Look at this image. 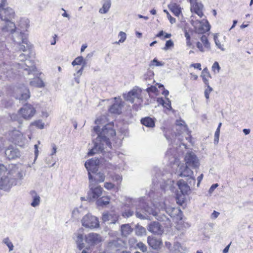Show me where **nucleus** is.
<instances>
[{
  "instance_id": "obj_1",
  "label": "nucleus",
  "mask_w": 253,
  "mask_h": 253,
  "mask_svg": "<svg viewBox=\"0 0 253 253\" xmlns=\"http://www.w3.org/2000/svg\"><path fill=\"white\" fill-rule=\"evenodd\" d=\"M129 202L132 206L135 207L136 217L141 219H150V215H152L157 220L164 222L167 225L170 224V220L165 214L164 211L171 217H174L181 213L179 209L173 207L170 204L169 202L167 200H165L159 203V212L157 211L156 210L149 206L144 197H141L138 199H131Z\"/></svg>"
},
{
  "instance_id": "obj_2",
  "label": "nucleus",
  "mask_w": 253,
  "mask_h": 253,
  "mask_svg": "<svg viewBox=\"0 0 253 253\" xmlns=\"http://www.w3.org/2000/svg\"><path fill=\"white\" fill-rule=\"evenodd\" d=\"M100 119H97L95 121L96 125L93 128V133L97 135V137L93 140V146L87 153L88 156H92L96 153L104 149L105 146L110 149H112V141L115 140L116 131L113 128V124L109 123L103 126L100 130Z\"/></svg>"
},
{
  "instance_id": "obj_3",
  "label": "nucleus",
  "mask_w": 253,
  "mask_h": 253,
  "mask_svg": "<svg viewBox=\"0 0 253 253\" xmlns=\"http://www.w3.org/2000/svg\"><path fill=\"white\" fill-rule=\"evenodd\" d=\"M28 56L23 53L19 56V59L21 61V63H12L11 62H3L2 64L0 63V80H4L7 79L10 80L15 78L17 73L22 72L24 75H34L36 74V68L33 65L31 60L27 59Z\"/></svg>"
},
{
  "instance_id": "obj_4",
  "label": "nucleus",
  "mask_w": 253,
  "mask_h": 253,
  "mask_svg": "<svg viewBox=\"0 0 253 253\" xmlns=\"http://www.w3.org/2000/svg\"><path fill=\"white\" fill-rule=\"evenodd\" d=\"M175 129L176 132H174V134L169 128H164L163 132L165 137L170 144L173 145L176 143L178 145L182 140L181 135L187 131V126L183 120H177L175 123Z\"/></svg>"
},
{
  "instance_id": "obj_5",
  "label": "nucleus",
  "mask_w": 253,
  "mask_h": 253,
  "mask_svg": "<svg viewBox=\"0 0 253 253\" xmlns=\"http://www.w3.org/2000/svg\"><path fill=\"white\" fill-rule=\"evenodd\" d=\"M14 16V12L12 8L4 7L0 8V18L1 20L5 22V26L2 28L3 33L9 32L13 34L17 32L18 29H16L15 24L11 21Z\"/></svg>"
},
{
  "instance_id": "obj_6",
  "label": "nucleus",
  "mask_w": 253,
  "mask_h": 253,
  "mask_svg": "<svg viewBox=\"0 0 253 253\" xmlns=\"http://www.w3.org/2000/svg\"><path fill=\"white\" fill-rule=\"evenodd\" d=\"M11 34L13 41L20 44V50L25 51L31 48V45L27 39L26 35L21 30L18 29L16 33Z\"/></svg>"
},
{
  "instance_id": "obj_7",
  "label": "nucleus",
  "mask_w": 253,
  "mask_h": 253,
  "mask_svg": "<svg viewBox=\"0 0 253 253\" xmlns=\"http://www.w3.org/2000/svg\"><path fill=\"white\" fill-rule=\"evenodd\" d=\"M176 184L181 192V194H179L178 191H177L176 194L177 203L182 205L186 199L185 196L188 195L190 193L191 189L190 186L182 179L179 180Z\"/></svg>"
},
{
  "instance_id": "obj_8",
  "label": "nucleus",
  "mask_w": 253,
  "mask_h": 253,
  "mask_svg": "<svg viewBox=\"0 0 253 253\" xmlns=\"http://www.w3.org/2000/svg\"><path fill=\"white\" fill-rule=\"evenodd\" d=\"M141 92V89L136 87L127 94H124L123 96L126 100L131 103L135 102L136 104H140L142 102Z\"/></svg>"
},
{
  "instance_id": "obj_9",
  "label": "nucleus",
  "mask_w": 253,
  "mask_h": 253,
  "mask_svg": "<svg viewBox=\"0 0 253 253\" xmlns=\"http://www.w3.org/2000/svg\"><path fill=\"white\" fill-rule=\"evenodd\" d=\"M6 137L9 141L19 146H22L26 140L23 134L16 129L9 131Z\"/></svg>"
},
{
  "instance_id": "obj_10",
  "label": "nucleus",
  "mask_w": 253,
  "mask_h": 253,
  "mask_svg": "<svg viewBox=\"0 0 253 253\" xmlns=\"http://www.w3.org/2000/svg\"><path fill=\"white\" fill-rule=\"evenodd\" d=\"M173 182L168 178L166 179L164 174L161 175L160 173H158L156 174L155 177L153 179L152 183L156 187L159 185L161 189L165 191L168 188H170L169 185Z\"/></svg>"
},
{
  "instance_id": "obj_11",
  "label": "nucleus",
  "mask_w": 253,
  "mask_h": 253,
  "mask_svg": "<svg viewBox=\"0 0 253 253\" xmlns=\"http://www.w3.org/2000/svg\"><path fill=\"white\" fill-rule=\"evenodd\" d=\"M82 225L86 228H94L99 226V222L97 217L90 214L84 215L82 219Z\"/></svg>"
},
{
  "instance_id": "obj_12",
  "label": "nucleus",
  "mask_w": 253,
  "mask_h": 253,
  "mask_svg": "<svg viewBox=\"0 0 253 253\" xmlns=\"http://www.w3.org/2000/svg\"><path fill=\"white\" fill-rule=\"evenodd\" d=\"M16 99L19 100H26L30 97L29 89L24 84L16 87L14 94Z\"/></svg>"
},
{
  "instance_id": "obj_13",
  "label": "nucleus",
  "mask_w": 253,
  "mask_h": 253,
  "mask_svg": "<svg viewBox=\"0 0 253 253\" xmlns=\"http://www.w3.org/2000/svg\"><path fill=\"white\" fill-rule=\"evenodd\" d=\"M89 188L87 198L88 201L97 199L101 196L103 189L98 184L89 183Z\"/></svg>"
},
{
  "instance_id": "obj_14",
  "label": "nucleus",
  "mask_w": 253,
  "mask_h": 253,
  "mask_svg": "<svg viewBox=\"0 0 253 253\" xmlns=\"http://www.w3.org/2000/svg\"><path fill=\"white\" fill-rule=\"evenodd\" d=\"M185 165L193 169H198L200 162L198 157L193 152H187L185 156Z\"/></svg>"
},
{
  "instance_id": "obj_15",
  "label": "nucleus",
  "mask_w": 253,
  "mask_h": 253,
  "mask_svg": "<svg viewBox=\"0 0 253 253\" xmlns=\"http://www.w3.org/2000/svg\"><path fill=\"white\" fill-rule=\"evenodd\" d=\"M22 118L25 120L31 119L36 113L35 108L30 104H26L19 110Z\"/></svg>"
},
{
  "instance_id": "obj_16",
  "label": "nucleus",
  "mask_w": 253,
  "mask_h": 253,
  "mask_svg": "<svg viewBox=\"0 0 253 253\" xmlns=\"http://www.w3.org/2000/svg\"><path fill=\"white\" fill-rule=\"evenodd\" d=\"M100 161L98 158H92L86 161L84 166L87 170V173H94L98 171V166Z\"/></svg>"
},
{
  "instance_id": "obj_17",
  "label": "nucleus",
  "mask_w": 253,
  "mask_h": 253,
  "mask_svg": "<svg viewBox=\"0 0 253 253\" xmlns=\"http://www.w3.org/2000/svg\"><path fill=\"white\" fill-rule=\"evenodd\" d=\"M191 24L194 27L196 32L198 34H204L210 30L211 26L209 23L206 21L205 23L200 21H193Z\"/></svg>"
},
{
  "instance_id": "obj_18",
  "label": "nucleus",
  "mask_w": 253,
  "mask_h": 253,
  "mask_svg": "<svg viewBox=\"0 0 253 253\" xmlns=\"http://www.w3.org/2000/svg\"><path fill=\"white\" fill-rule=\"evenodd\" d=\"M89 183L98 184L104 181L105 175L104 173L97 171L94 173H88Z\"/></svg>"
},
{
  "instance_id": "obj_19",
  "label": "nucleus",
  "mask_w": 253,
  "mask_h": 253,
  "mask_svg": "<svg viewBox=\"0 0 253 253\" xmlns=\"http://www.w3.org/2000/svg\"><path fill=\"white\" fill-rule=\"evenodd\" d=\"M85 241L88 245L94 246L102 241V237L97 233H90L85 235Z\"/></svg>"
},
{
  "instance_id": "obj_20",
  "label": "nucleus",
  "mask_w": 253,
  "mask_h": 253,
  "mask_svg": "<svg viewBox=\"0 0 253 253\" xmlns=\"http://www.w3.org/2000/svg\"><path fill=\"white\" fill-rule=\"evenodd\" d=\"M7 174L1 177L0 185L1 189H7L10 188L12 185L15 184V179L10 178Z\"/></svg>"
},
{
  "instance_id": "obj_21",
  "label": "nucleus",
  "mask_w": 253,
  "mask_h": 253,
  "mask_svg": "<svg viewBox=\"0 0 253 253\" xmlns=\"http://www.w3.org/2000/svg\"><path fill=\"white\" fill-rule=\"evenodd\" d=\"M148 230L157 235H161L164 232L163 227L157 221H153L149 224L147 227Z\"/></svg>"
},
{
  "instance_id": "obj_22",
  "label": "nucleus",
  "mask_w": 253,
  "mask_h": 253,
  "mask_svg": "<svg viewBox=\"0 0 253 253\" xmlns=\"http://www.w3.org/2000/svg\"><path fill=\"white\" fill-rule=\"evenodd\" d=\"M119 217L116 213L105 212L102 214V219L104 222L108 221L109 224H115L118 221Z\"/></svg>"
},
{
  "instance_id": "obj_23",
  "label": "nucleus",
  "mask_w": 253,
  "mask_h": 253,
  "mask_svg": "<svg viewBox=\"0 0 253 253\" xmlns=\"http://www.w3.org/2000/svg\"><path fill=\"white\" fill-rule=\"evenodd\" d=\"M147 243L149 246L154 250L160 249L162 246V241L160 238H157L153 236L147 238Z\"/></svg>"
},
{
  "instance_id": "obj_24",
  "label": "nucleus",
  "mask_w": 253,
  "mask_h": 253,
  "mask_svg": "<svg viewBox=\"0 0 253 253\" xmlns=\"http://www.w3.org/2000/svg\"><path fill=\"white\" fill-rule=\"evenodd\" d=\"M5 154L9 160L14 159L20 156V153L18 149L11 147H8L6 149Z\"/></svg>"
},
{
  "instance_id": "obj_25",
  "label": "nucleus",
  "mask_w": 253,
  "mask_h": 253,
  "mask_svg": "<svg viewBox=\"0 0 253 253\" xmlns=\"http://www.w3.org/2000/svg\"><path fill=\"white\" fill-rule=\"evenodd\" d=\"M186 165H181L179 169L178 175L181 177H189L193 175V171Z\"/></svg>"
},
{
  "instance_id": "obj_26",
  "label": "nucleus",
  "mask_w": 253,
  "mask_h": 253,
  "mask_svg": "<svg viewBox=\"0 0 253 253\" xmlns=\"http://www.w3.org/2000/svg\"><path fill=\"white\" fill-rule=\"evenodd\" d=\"M122 107L123 105L121 101H116L110 107L109 111L112 114H120L122 112Z\"/></svg>"
},
{
  "instance_id": "obj_27",
  "label": "nucleus",
  "mask_w": 253,
  "mask_h": 253,
  "mask_svg": "<svg viewBox=\"0 0 253 253\" xmlns=\"http://www.w3.org/2000/svg\"><path fill=\"white\" fill-rule=\"evenodd\" d=\"M30 194L32 199V202L31 203V206L33 207H36L40 205L41 201V198L40 196L35 190L31 191Z\"/></svg>"
},
{
  "instance_id": "obj_28",
  "label": "nucleus",
  "mask_w": 253,
  "mask_h": 253,
  "mask_svg": "<svg viewBox=\"0 0 253 253\" xmlns=\"http://www.w3.org/2000/svg\"><path fill=\"white\" fill-rule=\"evenodd\" d=\"M121 231L122 236L126 237L132 231V228L129 224H124L121 226Z\"/></svg>"
},
{
  "instance_id": "obj_29",
  "label": "nucleus",
  "mask_w": 253,
  "mask_h": 253,
  "mask_svg": "<svg viewBox=\"0 0 253 253\" xmlns=\"http://www.w3.org/2000/svg\"><path fill=\"white\" fill-rule=\"evenodd\" d=\"M141 123L148 127H154L155 126V121L149 117H146L141 119Z\"/></svg>"
},
{
  "instance_id": "obj_30",
  "label": "nucleus",
  "mask_w": 253,
  "mask_h": 253,
  "mask_svg": "<svg viewBox=\"0 0 253 253\" xmlns=\"http://www.w3.org/2000/svg\"><path fill=\"white\" fill-rule=\"evenodd\" d=\"M169 9L176 16H179L181 13V8L175 3H172L168 5Z\"/></svg>"
},
{
  "instance_id": "obj_31",
  "label": "nucleus",
  "mask_w": 253,
  "mask_h": 253,
  "mask_svg": "<svg viewBox=\"0 0 253 253\" xmlns=\"http://www.w3.org/2000/svg\"><path fill=\"white\" fill-rule=\"evenodd\" d=\"M111 5V0H103L102 7L99 9L100 13L105 14L108 12Z\"/></svg>"
},
{
  "instance_id": "obj_32",
  "label": "nucleus",
  "mask_w": 253,
  "mask_h": 253,
  "mask_svg": "<svg viewBox=\"0 0 253 253\" xmlns=\"http://www.w3.org/2000/svg\"><path fill=\"white\" fill-rule=\"evenodd\" d=\"M30 84L31 86L42 87L44 86V83L43 81L39 77H35L32 81L30 82Z\"/></svg>"
},
{
  "instance_id": "obj_33",
  "label": "nucleus",
  "mask_w": 253,
  "mask_h": 253,
  "mask_svg": "<svg viewBox=\"0 0 253 253\" xmlns=\"http://www.w3.org/2000/svg\"><path fill=\"white\" fill-rule=\"evenodd\" d=\"M203 7V5L202 3L196 2L194 4L192 9L193 12L197 14L200 17H202L203 15L202 12Z\"/></svg>"
},
{
  "instance_id": "obj_34",
  "label": "nucleus",
  "mask_w": 253,
  "mask_h": 253,
  "mask_svg": "<svg viewBox=\"0 0 253 253\" xmlns=\"http://www.w3.org/2000/svg\"><path fill=\"white\" fill-rule=\"evenodd\" d=\"M110 202V198L108 197H102L97 199L96 204L98 207H103L109 204Z\"/></svg>"
},
{
  "instance_id": "obj_35",
  "label": "nucleus",
  "mask_w": 253,
  "mask_h": 253,
  "mask_svg": "<svg viewBox=\"0 0 253 253\" xmlns=\"http://www.w3.org/2000/svg\"><path fill=\"white\" fill-rule=\"evenodd\" d=\"M84 238L82 234H78L76 242L77 245V247L79 250L83 249L84 246Z\"/></svg>"
},
{
  "instance_id": "obj_36",
  "label": "nucleus",
  "mask_w": 253,
  "mask_h": 253,
  "mask_svg": "<svg viewBox=\"0 0 253 253\" xmlns=\"http://www.w3.org/2000/svg\"><path fill=\"white\" fill-rule=\"evenodd\" d=\"M201 77L202 78V80L205 84L207 85H209V81L207 78H211V74L209 72L208 69L207 68L204 69L202 72Z\"/></svg>"
},
{
  "instance_id": "obj_37",
  "label": "nucleus",
  "mask_w": 253,
  "mask_h": 253,
  "mask_svg": "<svg viewBox=\"0 0 253 253\" xmlns=\"http://www.w3.org/2000/svg\"><path fill=\"white\" fill-rule=\"evenodd\" d=\"M135 234L139 236H142L145 234L146 229L142 226L137 225L135 229Z\"/></svg>"
},
{
  "instance_id": "obj_38",
  "label": "nucleus",
  "mask_w": 253,
  "mask_h": 253,
  "mask_svg": "<svg viewBox=\"0 0 253 253\" xmlns=\"http://www.w3.org/2000/svg\"><path fill=\"white\" fill-rule=\"evenodd\" d=\"M110 177L114 181L116 182L118 184H120L122 181V175L114 173L110 174Z\"/></svg>"
},
{
  "instance_id": "obj_39",
  "label": "nucleus",
  "mask_w": 253,
  "mask_h": 253,
  "mask_svg": "<svg viewBox=\"0 0 253 253\" xmlns=\"http://www.w3.org/2000/svg\"><path fill=\"white\" fill-rule=\"evenodd\" d=\"M176 150L175 148H169L166 153V155L167 157L169 158V159H170V157L175 158L176 157Z\"/></svg>"
},
{
  "instance_id": "obj_40",
  "label": "nucleus",
  "mask_w": 253,
  "mask_h": 253,
  "mask_svg": "<svg viewBox=\"0 0 253 253\" xmlns=\"http://www.w3.org/2000/svg\"><path fill=\"white\" fill-rule=\"evenodd\" d=\"M134 211L130 209H126L122 213V215L124 218H129L134 214Z\"/></svg>"
},
{
  "instance_id": "obj_41",
  "label": "nucleus",
  "mask_w": 253,
  "mask_h": 253,
  "mask_svg": "<svg viewBox=\"0 0 253 253\" xmlns=\"http://www.w3.org/2000/svg\"><path fill=\"white\" fill-rule=\"evenodd\" d=\"M11 120L12 121H16L19 125L22 124V119L20 117V115L18 114H12L10 115Z\"/></svg>"
},
{
  "instance_id": "obj_42",
  "label": "nucleus",
  "mask_w": 253,
  "mask_h": 253,
  "mask_svg": "<svg viewBox=\"0 0 253 253\" xmlns=\"http://www.w3.org/2000/svg\"><path fill=\"white\" fill-rule=\"evenodd\" d=\"M2 243L7 246L9 251H12L13 250V245L12 243L9 240L8 237L4 238L2 240Z\"/></svg>"
},
{
  "instance_id": "obj_43",
  "label": "nucleus",
  "mask_w": 253,
  "mask_h": 253,
  "mask_svg": "<svg viewBox=\"0 0 253 253\" xmlns=\"http://www.w3.org/2000/svg\"><path fill=\"white\" fill-rule=\"evenodd\" d=\"M201 41L203 43L205 48L209 49L210 48V43L208 40L207 37L205 35H203L201 38Z\"/></svg>"
},
{
  "instance_id": "obj_44",
  "label": "nucleus",
  "mask_w": 253,
  "mask_h": 253,
  "mask_svg": "<svg viewBox=\"0 0 253 253\" xmlns=\"http://www.w3.org/2000/svg\"><path fill=\"white\" fill-rule=\"evenodd\" d=\"M112 169L116 172L122 171L124 169V165L123 164H119L117 165H110Z\"/></svg>"
},
{
  "instance_id": "obj_45",
  "label": "nucleus",
  "mask_w": 253,
  "mask_h": 253,
  "mask_svg": "<svg viewBox=\"0 0 253 253\" xmlns=\"http://www.w3.org/2000/svg\"><path fill=\"white\" fill-rule=\"evenodd\" d=\"M84 61V58L82 56H78L76 57L72 62L73 66L80 65Z\"/></svg>"
},
{
  "instance_id": "obj_46",
  "label": "nucleus",
  "mask_w": 253,
  "mask_h": 253,
  "mask_svg": "<svg viewBox=\"0 0 253 253\" xmlns=\"http://www.w3.org/2000/svg\"><path fill=\"white\" fill-rule=\"evenodd\" d=\"M164 65V63L159 61L156 58H155L152 61H151L149 66H162Z\"/></svg>"
},
{
  "instance_id": "obj_47",
  "label": "nucleus",
  "mask_w": 253,
  "mask_h": 253,
  "mask_svg": "<svg viewBox=\"0 0 253 253\" xmlns=\"http://www.w3.org/2000/svg\"><path fill=\"white\" fill-rule=\"evenodd\" d=\"M173 248L175 250H177L179 252L184 251L186 249V248L182 246L179 242H175Z\"/></svg>"
},
{
  "instance_id": "obj_48",
  "label": "nucleus",
  "mask_w": 253,
  "mask_h": 253,
  "mask_svg": "<svg viewBox=\"0 0 253 253\" xmlns=\"http://www.w3.org/2000/svg\"><path fill=\"white\" fill-rule=\"evenodd\" d=\"M32 124L40 129H43L44 126V123L41 120L36 121L32 123Z\"/></svg>"
},
{
  "instance_id": "obj_49",
  "label": "nucleus",
  "mask_w": 253,
  "mask_h": 253,
  "mask_svg": "<svg viewBox=\"0 0 253 253\" xmlns=\"http://www.w3.org/2000/svg\"><path fill=\"white\" fill-rule=\"evenodd\" d=\"M212 70L214 73H218L219 72V71L220 70V67L219 65V63L215 61L214 62L212 66Z\"/></svg>"
},
{
  "instance_id": "obj_50",
  "label": "nucleus",
  "mask_w": 253,
  "mask_h": 253,
  "mask_svg": "<svg viewBox=\"0 0 253 253\" xmlns=\"http://www.w3.org/2000/svg\"><path fill=\"white\" fill-rule=\"evenodd\" d=\"M8 174L9 172H7L6 167L2 164H0V178L3 176L4 175Z\"/></svg>"
},
{
  "instance_id": "obj_51",
  "label": "nucleus",
  "mask_w": 253,
  "mask_h": 253,
  "mask_svg": "<svg viewBox=\"0 0 253 253\" xmlns=\"http://www.w3.org/2000/svg\"><path fill=\"white\" fill-rule=\"evenodd\" d=\"M174 45L173 42L171 40H169L167 41L166 42L165 46L163 49L164 50H167L171 47H173Z\"/></svg>"
},
{
  "instance_id": "obj_52",
  "label": "nucleus",
  "mask_w": 253,
  "mask_h": 253,
  "mask_svg": "<svg viewBox=\"0 0 253 253\" xmlns=\"http://www.w3.org/2000/svg\"><path fill=\"white\" fill-rule=\"evenodd\" d=\"M213 39H214L215 43L216 45L217 46V47L219 48V49H220L222 51H224L225 48H223V46L221 44L219 41L218 39V37H217V35H214Z\"/></svg>"
},
{
  "instance_id": "obj_53",
  "label": "nucleus",
  "mask_w": 253,
  "mask_h": 253,
  "mask_svg": "<svg viewBox=\"0 0 253 253\" xmlns=\"http://www.w3.org/2000/svg\"><path fill=\"white\" fill-rule=\"evenodd\" d=\"M119 37L120 38L119 41L116 42L117 43L124 42L126 39V34L124 32H120L119 34Z\"/></svg>"
},
{
  "instance_id": "obj_54",
  "label": "nucleus",
  "mask_w": 253,
  "mask_h": 253,
  "mask_svg": "<svg viewBox=\"0 0 253 253\" xmlns=\"http://www.w3.org/2000/svg\"><path fill=\"white\" fill-rule=\"evenodd\" d=\"M207 88L205 89L204 94L206 98L208 99L209 98L210 93L212 91V88L210 85H207Z\"/></svg>"
},
{
  "instance_id": "obj_55",
  "label": "nucleus",
  "mask_w": 253,
  "mask_h": 253,
  "mask_svg": "<svg viewBox=\"0 0 253 253\" xmlns=\"http://www.w3.org/2000/svg\"><path fill=\"white\" fill-rule=\"evenodd\" d=\"M137 247L143 252H145L147 251V247L146 246L143 244V243L140 242L137 244Z\"/></svg>"
},
{
  "instance_id": "obj_56",
  "label": "nucleus",
  "mask_w": 253,
  "mask_h": 253,
  "mask_svg": "<svg viewBox=\"0 0 253 253\" xmlns=\"http://www.w3.org/2000/svg\"><path fill=\"white\" fill-rule=\"evenodd\" d=\"M188 178L187 179V181L189 183V184L190 186H194L195 182H196V179L195 177L193 176V175L188 177Z\"/></svg>"
},
{
  "instance_id": "obj_57",
  "label": "nucleus",
  "mask_w": 253,
  "mask_h": 253,
  "mask_svg": "<svg viewBox=\"0 0 253 253\" xmlns=\"http://www.w3.org/2000/svg\"><path fill=\"white\" fill-rule=\"evenodd\" d=\"M164 12L167 14V17L169 20L171 24H173L176 22V20L174 18L172 17L170 14L169 13L167 10L164 9Z\"/></svg>"
},
{
  "instance_id": "obj_58",
  "label": "nucleus",
  "mask_w": 253,
  "mask_h": 253,
  "mask_svg": "<svg viewBox=\"0 0 253 253\" xmlns=\"http://www.w3.org/2000/svg\"><path fill=\"white\" fill-rule=\"evenodd\" d=\"M146 90L148 93H155L158 90V89L155 86L151 85L150 87H147Z\"/></svg>"
},
{
  "instance_id": "obj_59",
  "label": "nucleus",
  "mask_w": 253,
  "mask_h": 253,
  "mask_svg": "<svg viewBox=\"0 0 253 253\" xmlns=\"http://www.w3.org/2000/svg\"><path fill=\"white\" fill-rule=\"evenodd\" d=\"M104 149L101 151H100V152L103 153V155L104 156V157H106V158H108L109 159H111L113 156V154L111 152H106L105 151H103ZM99 153V152H98Z\"/></svg>"
},
{
  "instance_id": "obj_60",
  "label": "nucleus",
  "mask_w": 253,
  "mask_h": 253,
  "mask_svg": "<svg viewBox=\"0 0 253 253\" xmlns=\"http://www.w3.org/2000/svg\"><path fill=\"white\" fill-rule=\"evenodd\" d=\"M165 102L166 103L164 107L169 110H171L172 109V107L171 106L170 100L168 98H166V101H165Z\"/></svg>"
},
{
  "instance_id": "obj_61",
  "label": "nucleus",
  "mask_w": 253,
  "mask_h": 253,
  "mask_svg": "<svg viewBox=\"0 0 253 253\" xmlns=\"http://www.w3.org/2000/svg\"><path fill=\"white\" fill-rule=\"evenodd\" d=\"M104 187L107 190H111L114 187V185L111 182H105Z\"/></svg>"
},
{
  "instance_id": "obj_62",
  "label": "nucleus",
  "mask_w": 253,
  "mask_h": 253,
  "mask_svg": "<svg viewBox=\"0 0 253 253\" xmlns=\"http://www.w3.org/2000/svg\"><path fill=\"white\" fill-rule=\"evenodd\" d=\"M192 67H193L195 69H198L199 70H201V65L200 63H194L192 64L191 65Z\"/></svg>"
},
{
  "instance_id": "obj_63",
  "label": "nucleus",
  "mask_w": 253,
  "mask_h": 253,
  "mask_svg": "<svg viewBox=\"0 0 253 253\" xmlns=\"http://www.w3.org/2000/svg\"><path fill=\"white\" fill-rule=\"evenodd\" d=\"M196 46H197V47L201 51V52H204V48H203V45H202V44L198 42H197L196 43Z\"/></svg>"
},
{
  "instance_id": "obj_64",
  "label": "nucleus",
  "mask_w": 253,
  "mask_h": 253,
  "mask_svg": "<svg viewBox=\"0 0 253 253\" xmlns=\"http://www.w3.org/2000/svg\"><path fill=\"white\" fill-rule=\"evenodd\" d=\"M218 186V184L217 183H215V184H212L211 187H210V189H209V192L210 193H212L214 190Z\"/></svg>"
}]
</instances>
